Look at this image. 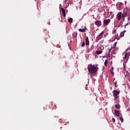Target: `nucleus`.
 <instances>
[{
    "label": "nucleus",
    "instance_id": "1",
    "mask_svg": "<svg viewBox=\"0 0 130 130\" xmlns=\"http://www.w3.org/2000/svg\"><path fill=\"white\" fill-rule=\"evenodd\" d=\"M99 69L98 67L91 64L88 66V71L89 74H95V73H97Z\"/></svg>",
    "mask_w": 130,
    "mask_h": 130
},
{
    "label": "nucleus",
    "instance_id": "2",
    "mask_svg": "<svg viewBox=\"0 0 130 130\" xmlns=\"http://www.w3.org/2000/svg\"><path fill=\"white\" fill-rule=\"evenodd\" d=\"M127 16V13L126 12H118L117 14V18L119 21H120L121 20V18L123 19V20H124L125 18V17Z\"/></svg>",
    "mask_w": 130,
    "mask_h": 130
},
{
    "label": "nucleus",
    "instance_id": "3",
    "mask_svg": "<svg viewBox=\"0 0 130 130\" xmlns=\"http://www.w3.org/2000/svg\"><path fill=\"white\" fill-rule=\"evenodd\" d=\"M119 94H120V91L116 90H113V96L114 97V100H116V99H119Z\"/></svg>",
    "mask_w": 130,
    "mask_h": 130
},
{
    "label": "nucleus",
    "instance_id": "4",
    "mask_svg": "<svg viewBox=\"0 0 130 130\" xmlns=\"http://www.w3.org/2000/svg\"><path fill=\"white\" fill-rule=\"evenodd\" d=\"M111 20L109 19H105L104 20V21H103V26L104 27H106V26L108 25L109 23H110V21Z\"/></svg>",
    "mask_w": 130,
    "mask_h": 130
},
{
    "label": "nucleus",
    "instance_id": "5",
    "mask_svg": "<svg viewBox=\"0 0 130 130\" xmlns=\"http://www.w3.org/2000/svg\"><path fill=\"white\" fill-rule=\"evenodd\" d=\"M94 24L97 26V27H100V26L102 25V22L101 20H96L94 22Z\"/></svg>",
    "mask_w": 130,
    "mask_h": 130
},
{
    "label": "nucleus",
    "instance_id": "6",
    "mask_svg": "<svg viewBox=\"0 0 130 130\" xmlns=\"http://www.w3.org/2000/svg\"><path fill=\"white\" fill-rule=\"evenodd\" d=\"M122 7H123V3H119L117 4V7L118 10H121V9H122Z\"/></svg>",
    "mask_w": 130,
    "mask_h": 130
},
{
    "label": "nucleus",
    "instance_id": "7",
    "mask_svg": "<svg viewBox=\"0 0 130 130\" xmlns=\"http://www.w3.org/2000/svg\"><path fill=\"white\" fill-rule=\"evenodd\" d=\"M103 34H104V31H102V32H101L96 37V39H98V40H100V39H101V36H102V35H103Z\"/></svg>",
    "mask_w": 130,
    "mask_h": 130
},
{
    "label": "nucleus",
    "instance_id": "8",
    "mask_svg": "<svg viewBox=\"0 0 130 130\" xmlns=\"http://www.w3.org/2000/svg\"><path fill=\"white\" fill-rule=\"evenodd\" d=\"M85 44L86 46L89 45L90 44V42H89V38L88 37H86L85 38Z\"/></svg>",
    "mask_w": 130,
    "mask_h": 130
},
{
    "label": "nucleus",
    "instance_id": "9",
    "mask_svg": "<svg viewBox=\"0 0 130 130\" xmlns=\"http://www.w3.org/2000/svg\"><path fill=\"white\" fill-rule=\"evenodd\" d=\"M119 114H120V112L117 110H115V115L116 116H119Z\"/></svg>",
    "mask_w": 130,
    "mask_h": 130
},
{
    "label": "nucleus",
    "instance_id": "10",
    "mask_svg": "<svg viewBox=\"0 0 130 130\" xmlns=\"http://www.w3.org/2000/svg\"><path fill=\"white\" fill-rule=\"evenodd\" d=\"M127 55H128V53H126L125 54L124 57H123V59H125V60H126V61H127V60L129 58V57L127 56Z\"/></svg>",
    "mask_w": 130,
    "mask_h": 130
},
{
    "label": "nucleus",
    "instance_id": "11",
    "mask_svg": "<svg viewBox=\"0 0 130 130\" xmlns=\"http://www.w3.org/2000/svg\"><path fill=\"white\" fill-rule=\"evenodd\" d=\"M61 11L63 14V17H66V10L63 8H61Z\"/></svg>",
    "mask_w": 130,
    "mask_h": 130
},
{
    "label": "nucleus",
    "instance_id": "12",
    "mask_svg": "<svg viewBox=\"0 0 130 130\" xmlns=\"http://www.w3.org/2000/svg\"><path fill=\"white\" fill-rule=\"evenodd\" d=\"M125 32H126V30H124L122 32H120V38H121V37H123V36H124Z\"/></svg>",
    "mask_w": 130,
    "mask_h": 130
},
{
    "label": "nucleus",
    "instance_id": "13",
    "mask_svg": "<svg viewBox=\"0 0 130 130\" xmlns=\"http://www.w3.org/2000/svg\"><path fill=\"white\" fill-rule=\"evenodd\" d=\"M78 30L79 32H86V30H87V28L84 27L83 29L80 28Z\"/></svg>",
    "mask_w": 130,
    "mask_h": 130
},
{
    "label": "nucleus",
    "instance_id": "14",
    "mask_svg": "<svg viewBox=\"0 0 130 130\" xmlns=\"http://www.w3.org/2000/svg\"><path fill=\"white\" fill-rule=\"evenodd\" d=\"M72 36H73V38H77V36H78V32H74L72 34Z\"/></svg>",
    "mask_w": 130,
    "mask_h": 130
},
{
    "label": "nucleus",
    "instance_id": "15",
    "mask_svg": "<svg viewBox=\"0 0 130 130\" xmlns=\"http://www.w3.org/2000/svg\"><path fill=\"white\" fill-rule=\"evenodd\" d=\"M103 51L102 50L100 51H95V54H97L98 55H99V54H101Z\"/></svg>",
    "mask_w": 130,
    "mask_h": 130
},
{
    "label": "nucleus",
    "instance_id": "16",
    "mask_svg": "<svg viewBox=\"0 0 130 130\" xmlns=\"http://www.w3.org/2000/svg\"><path fill=\"white\" fill-rule=\"evenodd\" d=\"M115 38H116V39H117V40H119V38H120V37L119 36H118V34H117V33L116 34Z\"/></svg>",
    "mask_w": 130,
    "mask_h": 130
},
{
    "label": "nucleus",
    "instance_id": "17",
    "mask_svg": "<svg viewBox=\"0 0 130 130\" xmlns=\"http://www.w3.org/2000/svg\"><path fill=\"white\" fill-rule=\"evenodd\" d=\"M110 72H111L112 73V75L113 76H114V73H113V67H112L111 70H110Z\"/></svg>",
    "mask_w": 130,
    "mask_h": 130
},
{
    "label": "nucleus",
    "instance_id": "18",
    "mask_svg": "<svg viewBox=\"0 0 130 130\" xmlns=\"http://www.w3.org/2000/svg\"><path fill=\"white\" fill-rule=\"evenodd\" d=\"M69 23H73V18H70L68 19Z\"/></svg>",
    "mask_w": 130,
    "mask_h": 130
},
{
    "label": "nucleus",
    "instance_id": "19",
    "mask_svg": "<svg viewBox=\"0 0 130 130\" xmlns=\"http://www.w3.org/2000/svg\"><path fill=\"white\" fill-rule=\"evenodd\" d=\"M115 107L116 108V109H119V108H120V107L118 105V104L115 105Z\"/></svg>",
    "mask_w": 130,
    "mask_h": 130
},
{
    "label": "nucleus",
    "instance_id": "20",
    "mask_svg": "<svg viewBox=\"0 0 130 130\" xmlns=\"http://www.w3.org/2000/svg\"><path fill=\"white\" fill-rule=\"evenodd\" d=\"M108 62V60L106 59V60L105 61V62H104V65L105 66V67H106V66H107Z\"/></svg>",
    "mask_w": 130,
    "mask_h": 130
},
{
    "label": "nucleus",
    "instance_id": "21",
    "mask_svg": "<svg viewBox=\"0 0 130 130\" xmlns=\"http://www.w3.org/2000/svg\"><path fill=\"white\" fill-rule=\"evenodd\" d=\"M114 85H115V86L116 87V88H117V87H118V86L117 85V81H115L114 82Z\"/></svg>",
    "mask_w": 130,
    "mask_h": 130
},
{
    "label": "nucleus",
    "instance_id": "22",
    "mask_svg": "<svg viewBox=\"0 0 130 130\" xmlns=\"http://www.w3.org/2000/svg\"><path fill=\"white\" fill-rule=\"evenodd\" d=\"M84 46H85V42L83 41L81 45V47H84Z\"/></svg>",
    "mask_w": 130,
    "mask_h": 130
},
{
    "label": "nucleus",
    "instance_id": "23",
    "mask_svg": "<svg viewBox=\"0 0 130 130\" xmlns=\"http://www.w3.org/2000/svg\"><path fill=\"white\" fill-rule=\"evenodd\" d=\"M113 49V47H111V49H109V54L110 53L111 50Z\"/></svg>",
    "mask_w": 130,
    "mask_h": 130
},
{
    "label": "nucleus",
    "instance_id": "24",
    "mask_svg": "<svg viewBox=\"0 0 130 130\" xmlns=\"http://www.w3.org/2000/svg\"><path fill=\"white\" fill-rule=\"evenodd\" d=\"M56 57L57 58H60V53L58 54V55L56 56Z\"/></svg>",
    "mask_w": 130,
    "mask_h": 130
},
{
    "label": "nucleus",
    "instance_id": "25",
    "mask_svg": "<svg viewBox=\"0 0 130 130\" xmlns=\"http://www.w3.org/2000/svg\"><path fill=\"white\" fill-rule=\"evenodd\" d=\"M120 120L122 122H123V118H122V117H120Z\"/></svg>",
    "mask_w": 130,
    "mask_h": 130
},
{
    "label": "nucleus",
    "instance_id": "26",
    "mask_svg": "<svg viewBox=\"0 0 130 130\" xmlns=\"http://www.w3.org/2000/svg\"><path fill=\"white\" fill-rule=\"evenodd\" d=\"M116 44H117V42H115L114 45V47H116Z\"/></svg>",
    "mask_w": 130,
    "mask_h": 130
},
{
    "label": "nucleus",
    "instance_id": "27",
    "mask_svg": "<svg viewBox=\"0 0 130 130\" xmlns=\"http://www.w3.org/2000/svg\"><path fill=\"white\" fill-rule=\"evenodd\" d=\"M112 121H113V122H115V119L114 118H112Z\"/></svg>",
    "mask_w": 130,
    "mask_h": 130
},
{
    "label": "nucleus",
    "instance_id": "28",
    "mask_svg": "<svg viewBox=\"0 0 130 130\" xmlns=\"http://www.w3.org/2000/svg\"><path fill=\"white\" fill-rule=\"evenodd\" d=\"M128 21H130V15L129 16V17L128 18Z\"/></svg>",
    "mask_w": 130,
    "mask_h": 130
},
{
    "label": "nucleus",
    "instance_id": "29",
    "mask_svg": "<svg viewBox=\"0 0 130 130\" xmlns=\"http://www.w3.org/2000/svg\"><path fill=\"white\" fill-rule=\"evenodd\" d=\"M113 33H116V30H114L113 32Z\"/></svg>",
    "mask_w": 130,
    "mask_h": 130
},
{
    "label": "nucleus",
    "instance_id": "30",
    "mask_svg": "<svg viewBox=\"0 0 130 130\" xmlns=\"http://www.w3.org/2000/svg\"><path fill=\"white\" fill-rule=\"evenodd\" d=\"M48 25H50V22H48Z\"/></svg>",
    "mask_w": 130,
    "mask_h": 130
},
{
    "label": "nucleus",
    "instance_id": "31",
    "mask_svg": "<svg viewBox=\"0 0 130 130\" xmlns=\"http://www.w3.org/2000/svg\"><path fill=\"white\" fill-rule=\"evenodd\" d=\"M85 89H86V90H87V89H88V88L87 87H85Z\"/></svg>",
    "mask_w": 130,
    "mask_h": 130
},
{
    "label": "nucleus",
    "instance_id": "32",
    "mask_svg": "<svg viewBox=\"0 0 130 130\" xmlns=\"http://www.w3.org/2000/svg\"><path fill=\"white\" fill-rule=\"evenodd\" d=\"M61 128H62V127H60V129H61Z\"/></svg>",
    "mask_w": 130,
    "mask_h": 130
},
{
    "label": "nucleus",
    "instance_id": "33",
    "mask_svg": "<svg viewBox=\"0 0 130 130\" xmlns=\"http://www.w3.org/2000/svg\"><path fill=\"white\" fill-rule=\"evenodd\" d=\"M129 54L130 55V53H129Z\"/></svg>",
    "mask_w": 130,
    "mask_h": 130
}]
</instances>
